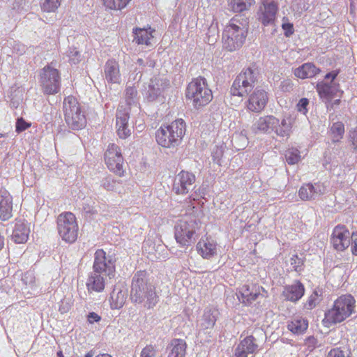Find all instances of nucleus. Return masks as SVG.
Segmentation results:
<instances>
[{
    "label": "nucleus",
    "instance_id": "nucleus-21",
    "mask_svg": "<svg viewBox=\"0 0 357 357\" xmlns=\"http://www.w3.org/2000/svg\"><path fill=\"white\" fill-rule=\"evenodd\" d=\"M13 198L6 189L0 190V219L8 220L12 217Z\"/></svg>",
    "mask_w": 357,
    "mask_h": 357
},
{
    "label": "nucleus",
    "instance_id": "nucleus-55",
    "mask_svg": "<svg viewBox=\"0 0 357 357\" xmlns=\"http://www.w3.org/2000/svg\"><path fill=\"white\" fill-rule=\"evenodd\" d=\"M100 320V317L95 312H90L88 315V321L91 324L98 322Z\"/></svg>",
    "mask_w": 357,
    "mask_h": 357
},
{
    "label": "nucleus",
    "instance_id": "nucleus-14",
    "mask_svg": "<svg viewBox=\"0 0 357 357\" xmlns=\"http://www.w3.org/2000/svg\"><path fill=\"white\" fill-rule=\"evenodd\" d=\"M93 270L96 273L109 277L114 276L115 265L111 257H107L105 252L102 250H98L95 252Z\"/></svg>",
    "mask_w": 357,
    "mask_h": 357
},
{
    "label": "nucleus",
    "instance_id": "nucleus-15",
    "mask_svg": "<svg viewBox=\"0 0 357 357\" xmlns=\"http://www.w3.org/2000/svg\"><path fill=\"white\" fill-rule=\"evenodd\" d=\"M195 180L194 174L181 171L174 178L172 190L177 195H186L192 190Z\"/></svg>",
    "mask_w": 357,
    "mask_h": 357
},
{
    "label": "nucleus",
    "instance_id": "nucleus-3",
    "mask_svg": "<svg viewBox=\"0 0 357 357\" xmlns=\"http://www.w3.org/2000/svg\"><path fill=\"white\" fill-rule=\"evenodd\" d=\"M253 133L271 134L275 133L279 137H289L291 133V125L285 118L281 121L273 115L261 116L251 126Z\"/></svg>",
    "mask_w": 357,
    "mask_h": 357
},
{
    "label": "nucleus",
    "instance_id": "nucleus-13",
    "mask_svg": "<svg viewBox=\"0 0 357 357\" xmlns=\"http://www.w3.org/2000/svg\"><path fill=\"white\" fill-rule=\"evenodd\" d=\"M278 10V0H262L257 13L259 21L265 26L273 24Z\"/></svg>",
    "mask_w": 357,
    "mask_h": 357
},
{
    "label": "nucleus",
    "instance_id": "nucleus-54",
    "mask_svg": "<svg viewBox=\"0 0 357 357\" xmlns=\"http://www.w3.org/2000/svg\"><path fill=\"white\" fill-rule=\"evenodd\" d=\"M349 137L354 147V149H357V128H355L350 131Z\"/></svg>",
    "mask_w": 357,
    "mask_h": 357
},
{
    "label": "nucleus",
    "instance_id": "nucleus-16",
    "mask_svg": "<svg viewBox=\"0 0 357 357\" xmlns=\"http://www.w3.org/2000/svg\"><path fill=\"white\" fill-rule=\"evenodd\" d=\"M351 236L346 226L338 225L335 227L331 236V243L337 251H343L351 243Z\"/></svg>",
    "mask_w": 357,
    "mask_h": 357
},
{
    "label": "nucleus",
    "instance_id": "nucleus-42",
    "mask_svg": "<svg viewBox=\"0 0 357 357\" xmlns=\"http://www.w3.org/2000/svg\"><path fill=\"white\" fill-rule=\"evenodd\" d=\"M82 210L86 214L89 215H93L98 213V208L96 206V202L91 198L84 199Z\"/></svg>",
    "mask_w": 357,
    "mask_h": 357
},
{
    "label": "nucleus",
    "instance_id": "nucleus-36",
    "mask_svg": "<svg viewBox=\"0 0 357 357\" xmlns=\"http://www.w3.org/2000/svg\"><path fill=\"white\" fill-rule=\"evenodd\" d=\"M255 3V0H231L229 6L234 12L241 13L248 10Z\"/></svg>",
    "mask_w": 357,
    "mask_h": 357
},
{
    "label": "nucleus",
    "instance_id": "nucleus-34",
    "mask_svg": "<svg viewBox=\"0 0 357 357\" xmlns=\"http://www.w3.org/2000/svg\"><path fill=\"white\" fill-rule=\"evenodd\" d=\"M308 327V321L302 317H295L288 323L287 328L294 334L303 333Z\"/></svg>",
    "mask_w": 357,
    "mask_h": 357
},
{
    "label": "nucleus",
    "instance_id": "nucleus-45",
    "mask_svg": "<svg viewBox=\"0 0 357 357\" xmlns=\"http://www.w3.org/2000/svg\"><path fill=\"white\" fill-rule=\"evenodd\" d=\"M140 357H160L155 347L151 344L146 345L141 351Z\"/></svg>",
    "mask_w": 357,
    "mask_h": 357
},
{
    "label": "nucleus",
    "instance_id": "nucleus-18",
    "mask_svg": "<svg viewBox=\"0 0 357 357\" xmlns=\"http://www.w3.org/2000/svg\"><path fill=\"white\" fill-rule=\"evenodd\" d=\"M258 351V344L252 335H249L242 340L235 349L236 357H254Z\"/></svg>",
    "mask_w": 357,
    "mask_h": 357
},
{
    "label": "nucleus",
    "instance_id": "nucleus-27",
    "mask_svg": "<svg viewBox=\"0 0 357 357\" xmlns=\"http://www.w3.org/2000/svg\"><path fill=\"white\" fill-rule=\"evenodd\" d=\"M323 194L319 184L307 183L303 185L298 191L299 197L304 201L314 199Z\"/></svg>",
    "mask_w": 357,
    "mask_h": 357
},
{
    "label": "nucleus",
    "instance_id": "nucleus-26",
    "mask_svg": "<svg viewBox=\"0 0 357 357\" xmlns=\"http://www.w3.org/2000/svg\"><path fill=\"white\" fill-rule=\"evenodd\" d=\"M105 77L106 80L110 83H119L121 74L119 65L114 59L108 60L104 67Z\"/></svg>",
    "mask_w": 357,
    "mask_h": 357
},
{
    "label": "nucleus",
    "instance_id": "nucleus-51",
    "mask_svg": "<svg viewBox=\"0 0 357 357\" xmlns=\"http://www.w3.org/2000/svg\"><path fill=\"white\" fill-rule=\"evenodd\" d=\"M327 357H349L348 355L339 348H335L329 351Z\"/></svg>",
    "mask_w": 357,
    "mask_h": 357
},
{
    "label": "nucleus",
    "instance_id": "nucleus-38",
    "mask_svg": "<svg viewBox=\"0 0 357 357\" xmlns=\"http://www.w3.org/2000/svg\"><path fill=\"white\" fill-rule=\"evenodd\" d=\"M331 132L333 142H338L343 137L344 133V124L340 121L334 123L331 127Z\"/></svg>",
    "mask_w": 357,
    "mask_h": 357
},
{
    "label": "nucleus",
    "instance_id": "nucleus-29",
    "mask_svg": "<svg viewBox=\"0 0 357 357\" xmlns=\"http://www.w3.org/2000/svg\"><path fill=\"white\" fill-rule=\"evenodd\" d=\"M260 287L253 285H244L240 291L239 300L245 305L251 304L260 294Z\"/></svg>",
    "mask_w": 357,
    "mask_h": 357
},
{
    "label": "nucleus",
    "instance_id": "nucleus-35",
    "mask_svg": "<svg viewBox=\"0 0 357 357\" xmlns=\"http://www.w3.org/2000/svg\"><path fill=\"white\" fill-rule=\"evenodd\" d=\"M150 31L146 29L137 28L133 31L135 37L134 40L137 44H145L146 45H151V39L153 38L152 31L149 28ZM154 30H153V31Z\"/></svg>",
    "mask_w": 357,
    "mask_h": 357
},
{
    "label": "nucleus",
    "instance_id": "nucleus-31",
    "mask_svg": "<svg viewBox=\"0 0 357 357\" xmlns=\"http://www.w3.org/2000/svg\"><path fill=\"white\" fill-rule=\"evenodd\" d=\"M127 298L126 290L120 287H114L110 295V304L112 309H119L125 304Z\"/></svg>",
    "mask_w": 357,
    "mask_h": 357
},
{
    "label": "nucleus",
    "instance_id": "nucleus-10",
    "mask_svg": "<svg viewBox=\"0 0 357 357\" xmlns=\"http://www.w3.org/2000/svg\"><path fill=\"white\" fill-rule=\"evenodd\" d=\"M57 229L63 241L70 243L75 242L78 234L75 215L70 212L60 214L57 218Z\"/></svg>",
    "mask_w": 357,
    "mask_h": 357
},
{
    "label": "nucleus",
    "instance_id": "nucleus-28",
    "mask_svg": "<svg viewBox=\"0 0 357 357\" xmlns=\"http://www.w3.org/2000/svg\"><path fill=\"white\" fill-rule=\"evenodd\" d=\"M304 292V286L300 282H297L292 285L286 286L282 292V295L286 300L296 302L301 298Z\"/></svg>",
    "mask_w": 357,
    "mask_h": 357
},
{
    "label": "nucleus",
    "instance_id": "nucleus-2",
    "mask_svg": "<svg viewBox=\"0 0 357 357\" xmlns=\"http://www.w3.org/2000/svg\"><path fill=\"white\" fill-rule=\"evenodd\" d=\"M248 23L243 19L233 17L225 26L223 34V47L229 52L239 50L245 41Z\"/></svg>",
    "mask_w": 357,
    "mask_h": 357
},
{
    "label": "nucleus",
    "instance_id": "nucleus-37",
    "mask_svg": "<svg viewBox=\"0 0 357 357\" xmlns=\"http://www.w3.org/2000/svg\"><path fill=\"white\" fill-rule=\"evenodd\" d=\"M101 186L107 191L121 192L122 183L120 180H116L112 176H107L101 181Z\"/></svg>",
    "mask_w": 357,
    "mask_h": 357
},
{
    "label": "nucleus",
    "instance_id": "nucleus-44",
    "mask_svg": "<svg viewBox=\"0 0 357 357\" xmlns=\"http://www.w3.org/2000/svg\"><path fill=\"white\" fill-rule=\"evenodd\" d=\"M319 296L317 291H314L308 298L307 302L305 303V308L307 310H312L316 307L319 303Z\"/></svg>",
    "mask_w": 357,
    "mask_h": 357
},
{
    "label": "nucleus",
    "instance_id": "nucleus-32",
    "mask_svg": "<svg viewBox=\"0 0 357 357\" xmlns=\"http://www.w3.org/2000/svg\"><path fill=\"white\" fill-rule=\"evenodd\" d=\"M218 310L215 309H206L201 320V327L203 329L213 328L217 321Z\"/></svg>",
    "mask_w": 357,
    "mask_h": 357
},
{
    "label": "nucleus",
    "instance_id": "nucleus-7",
    "mask_svg": "<svg viewBox=\"0 0 357 357\" xmlns=\"http://www.w3.org/2000/svg\"><path fill=\"white\" fill-rule=\"evenodd\" d=\"M199 222L196 217L186 215L178 220L174 226V237L181 247H188L194 243Z\"/></svg>",
    "mask_w": 357,
    "mask_h": 357
},
{
    "label": "nucleus",
    "instance_id": "nucleus-30",
    "mask_svg": "<svg viewBox=\"0 0 357 357\" xmlns=\"http://www.w3.org/2000/svg\"><path fill=\"white\" fill-rule=\"evenodd\" d=\"M321 72L312 63H305L294 70V75L300 79L311 78Z\"/></svg>",
    "mask_w": 357,
    "mask_h": 357
},
{
    "label": "nucleus",
    "instance_id": "nucleus-40",
    "mask_svg": "<svg viewBox=\"0 0 357 357\" xmlns=\"http://www.w3.org/2000/svg\"><path fill=\"white\" fill-rule=\"evenodd\" d=\"M125 100L128 106L136 105L137 101V91L134 86H127L124 95Z\"/></svg>",
    "mask_w": 357,
    "mask_h": 357
},
{
    "label": "nucleus",
    "instance_id": "nucleus-59",
    "mask_svg": "<svg viewBox=\"0 0 357 357\" xmlns=\"http://www.w3.org/2000/svg\"><path fill=\"white\" fill-rule=\"evenodd\" d=\"M94 356V352L91 350L89 351L84 357H93Z\"/></svg>",
    "mask_w": 357,
    "mask_h": 357
},
{
    "label": "nucleus",
    "instance_id": "nucleus-50",
    "mask_svg": "<svg viewBox=\"0 0 357 357\" xmlns=\"http://www.w3.org/2000/svg\"><path fill=\"white\" fill-rule=\"evenodd\" d=\"M282 28L284 30V36L287 37H289L294 32L293 24L290 22H283L282 24Z\"/></svg>",
    "mask_w": 357,
    "mask_h": 357
},
{
    "label": "nucleus",
    "instance_id": "nucleus-19",
    "mask_svg": "<svg viewBox=\"0 0 357 357\" xmlns=\"http://www.w3.org/2000/svg\"><path fill=\"white\" fill-rule=\"evenodd\" d=\"M116 126L117 135L121 139H126L131 135V129L128 124L130 119L128 109L121 106L116 112Z\"/></svg>",
    "mask_w": 357,
    "mask_h": 357
},
{
    "label": "nucleus",
    "instance_id": "nucleus-23",
    "mask_svg": "<svg viewBox=\"0 0 357 357\" xmlns=\"http://www.w3.org/2000/svg\"><path fill=\"white\" fill-rule=\"evenodd\" d=\"M316 89L321 98L329 101L339 91V84L334 82H325L322 81L317 83Z\"/></svg>",
    "mask_w": 357,
    "mask_h": 357
},
{
    "label": "nucleus",
    "instance_id": "nucleus-11",
    "mask_svg": "<svg viewBox=\"0 0 357 357\" xmlns=\"http://www.w3.org/2000/svg\"><path fill=\"white\" fill-rule=\"evenodd\" d=\"M60 75L56 68L47 66L40 73V82L44 93L56 94L60 90Z\"/></svg>",
    "mask_w": 357,
    "mask_h": 357
},
{
    "label": "nucleus",
    "instance_id": "nucleus-6",
    "mask_svg": "<svg viewBox=\"0 0 357 357\" xmlns=\"http://www.w3.org/2000/svg\"><path fill=\"white\" fill-rule=\"evenodd\" d=\"M185 97L195 109H199L207 105L212 100L213 94L208 86L206 79L199 77L192 79L188 84Z\"/></svg>",
    "mask_w": 357,
    "mask_h": 357
},
{
    "label": "nucleus",
    "instance_id": "nucleus-49",
    "mask_svg": "<svg viewBox=\"0 0 357 357\" xmlns=\"http://www.w3.org/2000/svg\"><path fill=\"white\" fill-rule=\"evenodd\" d=\"M309 104V100L307 98H301L298 103L297 104V108L298 110L303 113V114H305L307 112V106Z\"/></svg>",
    "mask_w": 357,
    "mask_h": 357
},
{
    "label": "nucleus",
    "instance_id": "nucleus-20",
    "mask_svg": "<svg viewBox=\"0 0 357 357\" xmlns=\"http://www.w3.org/2000/svg\"><path fill=\"white\" fill-rule=\"evenodd\" d=\"M169 83L167 79L153 77L149 83L146 97L149 101H154L160 97Z\"/></svg>",
    "mask_w": 357,
    "mask_h": 357
},
{
    "label": "nucleus",
    "instance_id": "nucleus-57",
    "mask_svg": "<svg viewBox=\"0 0 357 357\" xmlns=\"http://www.w3.org/2000/svg\"><path fill=\"white\" fill-rule=\"evenodd\" d=\"M137 63L142 66V67H144L146 65L149 64L150 67L153 68V64L152 63L151 61H149L147 62H145L142 59H138L137 60Z\"/></svg>",
    "mask_w": 357,
    "mask_h": 357
},
{
    "label": "nucleus",
    "instance_id": "nucleus-8",
    "mask_svg": "<svg viewBox=\"0 0 357 357\" xmlns=\"http://www.w3.org/2000/svg\"><path fill=\"white\" fill-rule=\"evenodd\" d=\"M259 72L255 66L244 68L236 77L230 89L232 96L243 97L247 96L258 82Z\"/></svg>",
    "mask_w": 357,
    "mask_h": 357
},
{
    "label": "nucleus",
    "instance_id": "nucleus-22",
    "mask_svg": "<svg viewBox=\"0 0 357 357\" xmlns=\"http://www.w3.org/2000/svg\"><path fill=\"white\" fill-rule=\"evenodd\" d=\"M197 250L203 258L210 259L217 254V244L211 238H202L197 244Z\"/></svg>",
    "mask_w": 357,
    "mask_h": 357
},
{
    "label": "nucleus",
    "instance_id": "nucleus-56",
    "mask_svg": "<svg viewBox=\"0 0 357 357\" xmlns=\"http://www.w3.org/2000/svg\"><path fill=\"white\" fill-rule=\"evenodd\" d=\"M338 73H339V72L337 70H333L332 72H330L325 75V79H331V82H334V79L336 78Z\"/></svg>",
    "mask_w": 357,
    "mask_h": 357
},
{
    "label": "nucleus",
    "instance_id": "nucleus-17",
    "mask_svg": "<svg viewBox=\"0 0 357 357\" xmlns=\"http://www.w3.org/2000/svg\"><path fill=\"white\" fill-rule=\"evenodd\" d=\"M268 100L267 92L260 86L256 87L249 96L247 108L252 112H260L265 108Z\"/></svg>",
    "mask_w": 357,
    "mask_h": 357
},
{
    "label": "nucleus",
    "instance_id": "nucleus-39",
    "mask_svg": "<svg viewBox=\"0 0 357 357\" xmlns=\"http://www.w3.org/2000/svg\"><path fill=\"white\" fill-rule=\"evenodd\" d=\"M131 0H102L103 5L109 10H121L126 8Z\"/></svg>",
    "mask_w": 357,
    "mask_h": 357
},
{
    "label": "nucleus",
    "instance_id": "nucleus-33",
    "mask_svg": "<svg viewBox=\"0 0 357 357\" xmlns=\"http://www.w3.org/2000/svg\"><path fill=\"white\" fill-rule=\"evenodd\" d=\"M169 347L171 351L168 357H185L186 343L183 340L174 339L172 340Z\"/></svg>",
    "mask_w": 357,
    "mask_h": 357
},
{
    "label": "nucleus",
    "instance_id": "nucleus-48",
    "mask_svg": "<svg viewBox=\"0 0 357 357\" xmlns=\"http://www.w3.org/2000/svg\"><path fill=\"white\" fill-rule=\"evenodd\" d=\"M31 126V123L26 122L22 118H20L17 119L16 122V132L20 133L26 129H27L29 127Z\"/></svg>",
    "mask_w": 357,
    "mask_h": 357
},
{
    "label": "nucleus",
    "instance_id": "nucleus-47",
    "mask_svg": "<svg viewBox=\"0 0 357 357\" xmlns=\"http://www.w3.org/2000/svg\"><path fill=\"white\" fill-rule=\"evenodd\" d=\"M68 56L70 63L73 64L78 63L80 61V53L76 49H70Z\"/></svg>",
    "mask_w": 357,
    "mask_h": 357
},
{
    "label": "nucleus",
    "instance_id": "nucleus-1",
    "mask_svg": "<svg viewBox=\"0 0 357 357\" xmlns=\"http://www.w3.org/2000/svg\"><path fill=\"white\" fill-rule=\"evenodd\" d=\"M130 299L132 303L141 304L147 309L153 308L158 303L155 287L150 281L146 271H137L132 277Z\"/></svg>",
    "mask_w": 357,
    "mask_h": 357
},
{
    "label": "nucleus",
    "instance_id": "nucleus-5",
    "mask_svg": "<svg viewBox=\"0 0 357 357\" xmlns=\"http://www.w3.org/2000/svg\"><path fill=\"white\" fill-rule=\"evenodd\" d=\"M356 300L350 294L338 297L333 307L325 312V320L330 324H336L344 321L355 313Z\"/></svg>",
    "mask_w": 357,
    "mask_h": 357
},
{
    "label": "nucleus",
    "instance_id": "nucleus-61",
    "mask_svg": "<svg viewBox=\"0 0 357 357\" xmlns=\"http://www.w3.org/2000/svg\"><path fill=\"white\" fill-rule=\"evenodd\" d=\"M56 355H57V357H64L63 352L61 350L57 352Z\"/></svg>",
    "mask_w": 357,
    "mask_h": 357
},
{
    "label": "nucleus",
    "instance_id": "nucleus-41",
    "mask_svg": "<svg viewBox=\"0 0 357 357\" xmlns=\"http://www.w3.org/2000/svg\"><path fill=\"white\" fill-rule=\"evenodd\" d=\"M285 159L289 165H295L301 160L300 151L296 148L288 149L285 151Z\"/></svg>",
    "mask_w": 357,
    "mask_h": 357
},
{
    "label": "nucleus",
    "instance_id": "nucleus-60",
    "mask_svg": "<svg viewBox=\"0 0 357 357\" xmlns=\"http://www.w3.org/2000/svg\"><path fill=\"white\" fill-rule=\"evenodd\" d=\"M96 357H112V356L107 354H99Z\"/></svg>",
    "mask_w": 357,
    "mask_h": 357
},
{
    "label": "nucleus",
    "instance_id": "nucleus-4",
    "mask_svg": "<svg viewBox=\"0 0 357 357\" xmlns=\"http://www.w3.org/2000/svg\"><path fill=\"white\" fill-rule=\"evenodd\" d=\"M185 132V123L181 119L172 121L167 126H162L155 132L158 144L165 148L178 146Z\"/></svg>",
    "mask_w": 357,
    "mask_h": 357
},
{
    "label": "nucleus",
    "instance_id": "nucleus-53",
    "mask_svg": "<svg viewBox=\"0 0 357 357\" xmlns=\"http://www.w3.org/2000/svg\"><path fill=\"white\" fill-rule=\"evenodd\" d=\"M350 244L353 255H357V233H352Z\"/></svg>",
    "mask_w": 357,
    "mask_h": 357
},
{
    "label": "nucleus",
    "instance_id": "nucleus-43",
    "mask_svg": "<svg viewBox=\"0 0 357 357\" xmlns=\"http://www.w3.org/2000/svg\"><path fill=\"white\" fill-rule=\"evenodd\" d=\"M61 0H41V8L45 12H54L60 6Z\"/></svg>",
    "mask_w": 357,
    "mask_h": 357
},
{
    "label": "nucleus",
    "instance_id": "nucleus-9",
    "mask_svg": "<svg viewBox=\"0 0 357 357\" xmlns=\"http://www.w3.org/2000/svg\"><path fill=\"white\" fill-rule=\"evenodd\" d=\"M63 111L65 121L70 128L79 130L85 126L86 119L84 113L74 96H69L64 98Z\"/></svg>",
    "mask_w": 357,
    "mask_h": 357
},
{
    "label": "nucleus",
    "instance_id": "nucleus-24",
    "mask_svg": "<svg viewBox=\"0 0 357 357\" xmlns=\"http://www.w3.org/2000/svg\"><path fill=\"white\" fill-rule=\"evenodd\" d=\"M106 278L107 276L103 275L100 273H96L95 271L93 270V271L89 275L86 284L88 291L89 292L102 291L105 289Z\"/></svg>",
    "mask_w": 357,
    "mask_h": 357
},
{
    "label": "nucleus",
    "instance_id": "nucleus-46",
    "mask_svg": "<svg viewBox=\"0 0 357 357\" xmlns=\"http://www.w3.org/2000/svg\"><path fill=\"white\" fill-rule=\"evenodd\" d=\"M290 264L295 271L300 272L302 271L303 261L301 258H299L298 255H294L291 257Z\"/></svg>",
    "mask_w": 357,
    "mask_h": 357
},
{
    "label": "nucleus",
    "instance_id": "nucleus-25",
    "mask_svg": "<svg viewBox=\"0 0 357 357\" xmlns=\"http://www.w3.org/2000/svg\"><path fill=\"white\" fill-rule=\"evenodd\" d=\"M29 233L30 228L24 220H16L12 234V239L16 243H24L27 241Z\"/></svg>",
    "mask_w": 357,
    "mask_h": 357
},
{
    "label": "nucleus",
    "instance_id": "nucleus-12",
    "mask_svg": "<svg viewBox=\"0 0 357 357\" xmlns=\"http://www.w3.org/2000/svg\"><path fill=\"white\" fill-rule=\"evenodd\" d=\"M105 161L108 169L119 176L124 173V160L119 146L109 144L105 153Z\"/></svg>",
    "mask_w": 357,
    "mask_h": 357
},
{
    "label": "nucleus",
    "instance_id": "nucleus-52",
    "mask_svg": "<svg viewBox=\"0 0 357 357\" xmlns=\"http://www.w3.org/2000/svg\"><path fill=\"white\" fill-rule=\"evenodd\" d=\"M223 148L222 146H216L212 153L213 158L215 160L219 161L220 159L223 156Z\"/></svg>",
    "mask_w": 357,
    "mask_h": 357
},
{
    "label": "nucleus",
    "instance_id": "nucleus-58",
    "mask_svg": "<svg viewBox=\"0 0 357 357\" xmlns=\"http://www.w3.org/2000/svg\"><path fill=\"white\" fill-rule=\"evenodd\" d=\"M340 102V99L335 100L333 103L331 104V107H333V105H338Z\"/></svg>",
    "mask_w": 357,
    "mask_h": 357
}]
</instances>
